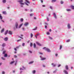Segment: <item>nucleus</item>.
I'll list each match as a JSON object with an SVG mask.
<instances>
[{"mask_svg":"<svg viewBox=\"0 0 74 74\" xmlns=\"http://www.w3.org/2000/svg\"><path fill=\"white\" fill-rule=\"evenodd\" d=\"M56 73V71H53V73Z\"/></svg>","mask_w":74,"mask_h":74,"instance_id":"nucleus-46","label":"nucleus"},{"mask_svg":"<svg viewBox=\"0 0 74 74\" xmlns=\"http://www.w3.org/2000/svg\"><path fill=\"white\" fill-rule=\"evenodd\" d=\"M3 60H5V58H4L3 57H2L1 58Z\"/></svg>","mask_w":74,"mask_h":74,"instance_id":"nucleus-34","label":"nucleus"},{"mask_svg":"<svg viewBox=\"0 0 74 74\" xmlns=\"http://www.w3.org/2000/svg\"><path fill=\"white\" fill-rule=\"evenodd\" d=\"M28 25H29V23L27 22L25 23L24 24V25L25 26H27Z\"/></svg>","mask_w":74,"mask_h":74,"instance_id":"nucleus-10","label":"nucleus"},{"mask_svg":"<svg viewBox=\"0 0 74 74\" xmlns=\"http://www.w3.org/2000/svg\"><path fill=\"white\" fill-rule=\"evenodd\" d=\"M8 33L10 35H12V32L11 31H8Z\"/></svg>","mask_w":74,"mask_h":74,"instance_id":"nucleus-8","label":"nucleus"},{"mask_svg":"<svg viewBox=\"0 0 74 74\" xmlns=\"http://www.w3.org/2000/svg\"><path fill=\"white\" fill-rule=\"evenodd\" d=\"M30 15L31 16H33V14L32 13V14H30Z\"/></svg>","mask_w":74,"mask_h":74,"instance_id":"nucleus-45","label":"nucleus"},{"mask_svg":"<svg viewBox=\"0 0 74 74\" xmlns=\"http://www.w3.org/2000/svg\"><path fill=\"white\" fill-rule=\"evenodd\" d=\"M60 50L61 49H62V45H60Z\"/></svg>","mask_w":74,"mask_h":74,"instance_id":"nucleus-35","label":"nucleus"},{"mask_svg":"<svg viewBox=\"0 0 74 74\" xmlns=\"http://www.w3.org/2000/svg\"><path fill=\"white\" fill-rule=\"evenodd\" d=\"M14 51H17V50H16V48H14Z\"/></svg>","mask_w":74,"mask_h":74,"instance_id":"nucleus-48","label":"nucleus"},{"mask_svg":"<svg viewBox=\"0 0 74 74\" xmlns=\"http://www.w3.org/2000/svg\"><path fill=\"white\" fill-rule=\"evenodd\" d=\"M51 64L52 66L53 67H56V64L53 63Z\"/></svg>","mask_w":74,"mask_h":74,"instance_id":"nucleus-9","label":"nucleus"},{"mask_svg":"<svg viewBox=\"0 0 74 74\" xmlns=\"http://www.w3.org/2000/svg\"><path fill=\"white\" fill-rule=\"evenodd\" d=\"M42 6L43 7H45V5H42Z\"/></svg>","mask_w":74,"mask_h":74,"instance_id":"nucleus-63","label":"nucleus"},{"mask_svg":"<svg viewBox=\"0 0 74 74\" xmlns=\"http://www.w3.org/2000/svg\"><path fill=\"white\" fill-rule=\"evenodd\" d=\"M18 2H19L20 4L21 5V7H23V6L24 5H25V3L22 2H23V1L22 0H21L20 1H18Z\"/></svg>","mask_w":74,"mask_h":74,"instance_id":"nucleus-1","label":"nucleus"},{"mask_svg":"<svg viewBox=\"0 0 74 74\" xmlns=\"http://www.w3.org/2000/svg\"><path fill=\"white\" fill-rule=\"evenodd\" d=\"M64 73L65 74H68V72L66 71V70H63Z\"/></svg>","mask_w":74,"mask_h":74,"instance_id":"nucleus-7","label":"nucleus"},{"mask_svg":"<svg viewBox=\"0 0 74 74\" xmlns=\"http://www.w3.org/2000/svg\"><path fill=\"white\" fill-rule=\"evenodd\" d=\"M8 30H7L5 32V35H6V34H7V33H8Z\"/></svg>","mask_w":74,"mask_h":74,"instance_id":"nucleus-14","label":"nucleus"},{"mask_svg":"<svg viewBox=\"0 0 74 74\" xmlns=\"http://www.w3.org/2000/svg\"><path fill=\"white\" fill-rule=\"evenodd\" d=\"M42 66L43 67H45V65H43Z\"/></svg>","mask_w":74,"mask_h":74,"instance_id":"nucleus-59","label":"nucleus"},{"mask_svg":"<svg viewBox=\"0 0 74 74\" xmlns=\"http://www.w3.org/2000/svg\"><path fill=\"white\" fill-rule=\"evenodd\" d=\"M19 48V46H17V47H16V49H18V48Z\"/></svg>","mask_w":74,"mask_h":74,"instance_id":"nucleus-54","label":"nucleus"},{"mask_svg":"<svg viewBox=\"0 0 74 74\" xmlns=\"http://www.w3.org/2000/svg\"><path fill=\"white\" fill-rule=\"evenodd\" d=\"M4 57H7V54H5L4 56Z\"/></svg>","mask_w":74,"mask_h":74,"instance_id":"nucleus-39","label":"nucleus"},{"mask_svg":"<svg viewBox=\"0 0 74 74\" xmlns=\"http://www.w3.org/2000/svg\"><path fill=\"white\" fill-rule=\"evenodd\" d=\"M66 11H68V12L71 11V9H66Z\"/></svg>","mask_w":74,"mask_h":74,"instance_id":"nucleus-26","label":"nucleus"},{"mask_svg":"<svg viewBox=\"0 0 74 74\" xmlns=\"http://www.w3.org/2000/svg\"><path fill=\"white\" fill-rule=\"evenodd\" d=\"M2 74H5V71H3L2 72Z\"/></svg>","mask_w":74,"mask_h":74,"instance_id":"nucleus-49","label":"nucleus"},{"mask_svg":"<svg viewBox=\"0 0 74 74\" xmlns=\"http://www.w3.org/2000/svg\"><path fill=\"white\" fill-rule=\"evenodd\" d=\"M6 0H3L2 2L3 3H6Z\"/></svg>","mask_w":74,"mask_h":74,"instance_id":"nucleus-22","label":"nucleus"},{"mask_svg":"<svg viewBox=\"0 0 74 74\" xmlns=\"http://www.w3.org/2000/svg\"><path fill=\"white\" fill-rule=\"evenodd\" d=\"M67 27L69 29H70V28H71V26H70V24L69 23L68 24V25H67Z\"/></svg>","mask_w":74,"mask_h":74,"instance_id":"nucleus-6","label":"nucleus"},{"mask_svg":"<svg viewBox=\"0 0 74 74\" xmlns=\"http://www.w3.org/2000/svg\"><path fill=\"white\" fill-rule=\"evenodd\" d=\"M0 19L1 20L3 19V17L1 16V14H0Z\"/></svg>","mask_w":74,"mask_h":74,"instance_id":"nucleus-25","label":"nucleus"},{"mask_svg":"<svg viewBox=\"0 0 74 74\" xmlns=\"http://www.w3.org/2000/svg\"><path fill=\"white\" fill-rule=\"evenodd\" d=\"M4 28H3L2 29L1 31V33H3L4 32Z\"/></svg>","mask_w":74,"mask_h":74,"instance_id":"nucleus-17","label":"nucleus"},{"mask_svg":"<svg viewBox=\"0 0 74 74\" xmlns=\"http://www.w3.org/2000/svg\"><path fill=\"white\" fill-rule=\"evenodd\" d=\"M36 44L34 43V47L35 48H36Z\"/></svg>","mask_w":74,"mask_h":74,"instance_id":"nucleus-32","label":"nucleus"},{"mask_svg":"<svg viewBox=\"0 0 74 74\" xmlns=\"http://www.w3.org/2000/svg\"><path fill=\"white\" fill-rule=\"evenodd\" d=\"M56 1V0H52L51 2L52 3H55Z\"/></svg>","mask_w":74,"mask_h":74,"instance_id":"nucleus-23","label":"nucleus"},{"mask_svg":"<svg viewBox=\"0 0 74 74\" xmlns=\"http://www.w3.org/2000/svg\"><path fill=\"white\" fill-rule=\"evenodd\" d=\"M21 39L18 40L17 41V42H18V41H21Z\"/></svg>","mask_w":74,"mask_h":74,"instance_id":"nucleus-58","label":"nucleus"},{"mask_svg":"<svg viewBox=\"0 0 74 74\" xmlns=\"http://www.w3.org/2000/svg\"><path fill=\"white\" fill-rule=\"evenodd\" d=\"M46 59V58H42L40 59V60H45Z\"/></svg>","mask_w":74,"mask_h":74,"instance_id":"nucleus-16","label":"nucleus"},{"mask_svg":"<svg viewBox=\"0 0 74 74\" xmlns=\"http://www.w3.org/2000/svg\"><path fill=\"white\" fill-rule=\"evenodd\" d=\"M20 21L21 22H23V18H21L20 19Z\"/></svg>","mask_w":74,"mask_h":74,"instance_id":"nucleus-31","label":"nucleus"},{"mask_svg":"<svg viewBox=\"0 0 74 74\" xmlns=\"http://www.w3.org/2000/svg\"><path fill=\"white\" fill-rule=\"evenodd\" d=\"M5 45H6L5 43H3L2 45V46L3 47H5Z\"/></svg>","mask_w":74,"mask_h":74,"instance_id":"nucleus-19","label":"nucleus"},{"mask_svg":"<svg viewBox=\"0 0 74 74\" xmlns=\"http://www.w3.org/2000/svg\"><path fill=\"white\" fill-rule=\"evenodd\" d=\"M64 2L62 1H61V2H60V3L61 4H63Z\"/></svg>","mask_w":74,"mask_h":74,"instance_id":"nucleus-37","label":"nucleus"},{"mask_svg":"<svg viewBox=\"0 0 74 74\" xmlns=\"http://www.w3.org/2000/svg\"><path fill=\"white\" fill-rule=\"evenodd\" d=\"M5 51H3V54H5Z\"/></svg>","mask_w":74,"mask_h":74,"instance_id":"nucleus-51","label":"nucleus"},{"mask_svg":"<svg viewBox=\"0 0 74 74\" xmlns=\"http://www.w3.org/2000/svg\"><path fill=\"white\" fill-rule=\"evenodd\" d=\"M47 35H49V34H50V33L49 32H47Z\"/></svg>","mask_w":74,"mask_h":74,"instance_id":"nucleus-41","label":"nucleus"},{"mask_svg":"<svg viewBox=\"0 0 74 74\" xmlns=\"http://www.w3.org/2000/svg\"><path fill=\"white\" fill-rule=\"evenodd\" d=\"M30 47H32V46H33V44L32 43H30Z\"/></svg>","mask_w":74,"mask_h":74,"instance_id":"nucleus-38","label":"nucleus"},{"mask_svg":"<svg viewBox=\"0 0 74 74\" xmlns=\"http://www.w3.org/2000/svg\"><path fill=\"white\" fill-rule=\"evenodd\" d=\"M21 37H23V34H21Z\"/></svg>","mask_w":74,"mask_h":74,"instance_id":"nucleus-64","label":"nucleus"},{"mask_svg":"<svg viewBox=\"0 0 74 74\" xmlns=\"http://www.w3.org/2000/svg\"><path fill=\"white\" fill-rule=\"evenodd\" d=\"M53 14L54 18H55L56 19H57V16H56V15L55 13H53Z\"/></svg>","mask_w":74,"mask_h":74,"instance_id":"nucleus-5","label":"nucleus"},{"mask_svg":"<svg viewBox=\"0 0 74 74\" xmlns=\"http://www.w3.org/2000/svg\"><path fill=\"white\" fill-rule=\"evenodd\" d=\"M25 4L26 5H27V6H28L29 4H30V2L29 1L27 0H25Z\"/></svg>","mask_w":74,"mask_h":74,"instance_id":"nucleus-3","label":"nucleus"},{"mask_svg":"<svg viewBox=\"0 0 74 74\" xmlns=\"http://www.w3.org/2000/svg\"><path fill=\"white\" fill-rule=\"evenodd\" d=\"M15 26L16 29H18V23L16 22L15 23Z\"/></svg>","mask_w":74,"mask_h":74,"instance_id":"nucleus-4","label":"nucleus"},{"mask_svg":"<svg viewBox=\"0 0 74 74\" xmlns=\"http://www.w3.org/2000/svg\"><path fill=\"white\" fill-rule=\"evenodd\" d=\"M23 25V23H22L19 26V28H21V26Z\"/></svg>","mask_w":74,"mask_h":74,"instance_id":"nucleus-18","label":"nucleus"},{"mask_svg":"<svg viewBox=\"0 0 74 74\" xmlns=\"http://www.w3.org/2000/svg\"><path fill=\"white\" fill-rule=\"evenodd\" d=\"M43 49H45L46 51L48 52H51V50L48 48H46V47H44L43 48Z\"/></svg>","mask_w":74,"mask_h":74,"instance_id":"nucleus-2","label":"nucleus"},{"mask_svg":"<svg viewBox=\"0 0 74 74\" xmlns=\"http://www.w3.org/2000/svg\"><path fill=\"white\" fill-rule=\"evenodd\" d=\"M8 39V37H6L4 39V41H7Z\"/></svg>","mask_w":74,"mask_h":74,"instance_id":"nucleus-12","label":"nucleus"},{"mask_svg":"<svg viewBox=\"0 0 74 74\" xmlns=\"http://www.w3.org/2000/svg\"><path fill=\"white\" fill-rule=\"evenodd\" d=\"M29 52H30V53H32V51H29Z\"/></svg>","mask_w":74,"mask_h":74,"instance_id":"nucleus-57","label":"nucleus"},{"mask_svg":"<svg viewBox=\"0 0 74 74\" xmlns=\"http://www.w3.org/2000/svg\"><path fill=\"white\" fill-rule=\"evenodd\" d=\"M45 27L46 29H47V25L45 26Z\"/></svg>","mask_w":74,"mask_h":74,"instance_id":"nucleus-61","label":"nucleus"},{"mask_svg":"<svg viewBox=\"0 0 74 74\" xmlns=\"http://www.w3.org/2000/svg\"><path fill=\"white\" fill-rule=\"evenodd\" d=\"M14 62H15V61H13L11 62L10 63V64H13V63H14Z\"/></svg>","mask_w":74,"mask_h":74,"instance_id":"nucleus-33","label":"nucleus"},{"mask_svg":"<svg viewBox=\"0 0 74 74\" xmlns=\"http://www.w3.org/2000/svg\"><path fill=\"white\" fill-rule=\"evenodd\" d=\"M2 13L3 14H4L5 15L7 14V13L5 11H3L2 12Z\"/></svg>","mask_w":74,"mask_h":74,"instance_id":"nucleus-21","label":"nucleus"},{"mask_svg":"<svg viewBox=\"0 0 74 74\" xmlns=\"http://www.w3.org/2000/svg\"><path fill=\"white\" fill-rule=\"evenodd\" d=\"M39 34H40V33H37L36 34V35L35 36L36 38H37V36H39Z\"/></svg>","mask_w":74,"mask_h":74,"instance_id":"nucleus-15","label":"nucleus"},{"mask_svg":"<svg viewBox=\"0 0 74 74\" xmlns=\"http://www.w3.org/2000/svg\"><path fill=\"white\" fill-rule=\"evenodd\" d=\"M50 9H51V10H52V7L50 6Z\"/></svg>","mask_w":74,"mask_h":74,"instance_id":"nucleus-53","label":"nucleus"},{"mask_svg":"<svg viewBox=\"0 0 74 74\" xmlns=\"http://www.w3.org/2000/svg\"><path fill=\"white\" fill-rule=\"evenodd\" d=\"M65 69L67 70H69V67L68 66V65H66L65 66Z\"/></svg>","mask_w":74,"mask_h":74,"instance_id":"nucleus-13","label":"nucleus"},{"mask_svg":"<svg viewBox=\"0 0 74 74\" xmlns=\"http://www.w3.org/2000/svg\"><path fill=\"white\" fill-rule=\"evenodd\" d=\"M28 10H29V9H25V11H28Z\"/></svg>","mask_w":74,"mask_h":74,"instance_id":"nucleus-62","label":"nucleus"},{"mask_svg":"<svg viewBox=\"0 0 74 74\" xmlns=\"http://www.w3.org/2000/svg\"><path fill=\"white\" fill-rule=\"evenodd\" d=\"M36 43L37 45H39V46H41V44H40L38 42H36Z\"/></svg>","mask_w":74,"mask_h":74,"instance_id":"nucleus-24","label":"nucleus"},{"mask_svg":"<svg viewBox=\"0 0 74 74\" xmlns=\"http://www.w3.org/2000/svg\"><path fill=\"white\" fill-rule=\"evenodd\" d=\"M36 71L35 70H34L32 71V73L33 74H34L35 73H36Z\"/></svg>","mask_w":74,"mask_h":74,"instance_id":"nucleus-27","label":"nucleus"},{"mask_svg":"<svg viewBox=\"0 0 74 74\" xmlns=\"http://www.w3.org/2000/svg\"><path fill=\"white\" fill-rule=\"evenodd\" d=\"M70 40L69 39V40H66V42H70Z\"/></svg>","mask_w":74,"mask_h":74,"instance_id":"nucleus-44","label":"nucleus"},{"mask_svg":"<svg viewBox=\"0 0 74 74\" xmlns=\"http://www.w3.org/2000/svg\"><path fill=\"white\" fill-rule=\"evenodd\" d=\"M61 66V64H59L58 65V67H60Z\"/></svg>","mask_w":74,"mask_h":74,"instance_id":"nucleus-47","label":"nucleus"},{"mask_svg":"<svg viewBox=\"0 0 74 74\" xmlns=\"http://www.w3.org/2000/svg\"><path fill=\"white\" fill-rule=\"evenodd\" d=\"M55 55L56 57H57V56H58V54L57 53H56V54H55Z\"/></svg>","mask_w":74,"mask_h":74,"instance_id":"nucleus-42","label":"nucleus"},{"mask_svg":"<svg viewBox=\"0 0 74 74\" xmlns=\"http://www.w3.org/2000/svg\"><path fill=\"white\" fill-rule=\"evenodd\" d=\"M16 51H15L14 52V53H16Z\"/></svg>","mask_w":74,"mask_h":74,"instance_id":"nucleus-60","label":"nucleus"},{"mask_svg":"<svg viewBox=\"0 0 74 74\" xmlns=\"http://www.w3.org/2000/svg\"><path fill=\"white\" fill-rule=\"evenodd\" d=\"M45 25H48V23H45Z\"/></svg>","mask_w":74,"mask_h":74,"instance_id":"nucleus-56","label":"nucleus"},{"mask_svg":"<svg viewBox=\"0 0 74 74\" xmlns=\"http://www.w3.org/2000/svg\"><path fill=\"white\" fill-rule=\"evenodd\" d=\"M39 53L40 54V55H42L43 53H42L40 52Z\"/></svg>","mask_w":74,"mask_h":74,"instance_id":"nucleus-50","label":"nucleus"},{"mask_svg":"<svg viewBox=\"0 0 74 74\" xmlns=\"http://www.w3.org/2000/svg\"><path fill=\"white\" fill-rule=\"evenodd\" d=\"M34 62V61H31L29 63V64H32V63H33V62Z\"/></svg>","mask_w":74,"mask_h":74,"instance_id":"nucleus-29","label":"nucleus"},{"mask_svg":"<svg viewBox=\"0 0 74 74\" xmlns=\"http://www.w3.org/2000/svg\"><path fill=\"white\" fill-rule=\"evenodd\" d=\"M37 27H36L35 28L33 29L32 30H37Z\"/></svg>","mask_w":74,"mask_h":74,"instance_id":"nucleus-28","label":"nucleus"},{"mask_svg":"<svg viewBox=\"0 0 74 74\" xmlns=\"http://www.w3.org/2000/svg\"><path fill=\"white\" fill-rule=\"evenodd\" d=\"M30 36H31V38H32L33 37V35L32 33H31L30 34Z\"/></svg>","mask_w":74,"mask_h":74,"instance_id":"nucleus-30","label":"nucleus"},{"mask_svg":"<svg viewBox=\"0 0 74 74\" xmlns=\"http://www.w3.org/2000/svg\"><path fill=\"white\" fill-rule=\"evenodd\" d=\"M47 21H49V18H48V17H47Z\"/></svg>","mask_w":74,"mask_h":74,"instance_id":"nucleus-43","label":"nucleus"},{"mask_svg":"<svg viewBox=\"0 0 74 74\" xmlns=\"http://www.w3.org/2000/svg\"><path fill=\"white\" fill-rule=\"evenodd\" d=\"M14 57L15 58H17V56L15 55L14 56Z\"/></svg>","mask_w":74,"mask_h":74,"instance_id":"nucleus-52","label":"nucleus"},{"mask_svg":"<svg viewBox=\"0 0 74 74\" xmlns=\"http://www.w3.org/2000/svg\"><path fill=\"white\" fill-rule=\"evenodd\" d=\"M23 69H22V68H20V70H23L25 69V66H23Z\"/></svg>","mask_w":74,"mask_h":74,"instance_id":"nucleus-11","label":"nucleus"},{"mask_svg":"<svg viewBox=\"0 0 74 74\" xmlns=\"http://www.w3.org/2000/svg\"><path fill=\"white\" fill-rule=\"evenodd\" d=\"M19 37L21 38H22V39H23V38H22L21 36H19V37Z\"/></svg>","mask_w":74,"mask_h":74,"instance_id":"nucleus-55","label":"nucleus"},{"mask_svg":"<svg viewBox=\"0 0 74 74\" xmlns=\"http://www.w3.org/2000/svg\"><path fill=\"white\" fill-rule=\"evenodd\" d=\"M71 7L72 10H74V6L71 5Z\"/></svg>","mask_w":74,"mask_h":74,"instance_id":"nucleus-20","label":"nucleus"},{"mask_svg":"<svg viewBox=\"0 0 74 74\" xmlns=\"http://www.w3.org/2000/svg\"><path fill=\"white\" fill-rule=\"evenodd\" d=\"M25 43H23L22 44V46L23 47H24V46H25Z\"/></svg>","mask_w":74,"mask_h":74,"instance_id":"nucleus-40","label":"nucleus"},{"mask_svg":"<svg viewBox=\"0 0 74 74\" xmlns=\"http://www.w3.org/2000/svg\"><path fill=\"white\" fill-rule=\"evenodd\" d=\"M49 38L50 40H52V38L50 36H49Z\"/></svg>","mask_w":74,"mask_h":74,"instance_id":"nucleus-36","label":"nucleus"}]
</instances>
